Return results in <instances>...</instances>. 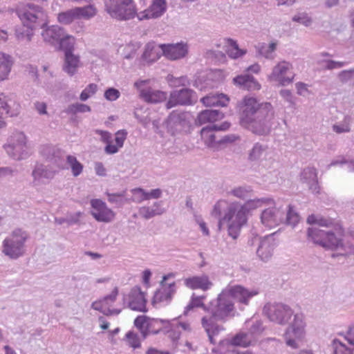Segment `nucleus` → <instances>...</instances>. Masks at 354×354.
<instances>
[{
  "mask_svg": "<svg viewBox=\"0 0 354 354\" xmlns=\"http://www.w3.org/2000/svg\"><path fill=\"white\" fill-rule=\"evenodd\" d=\"M274 110L270 102L245 97L241 103L240 121L242 126L258 135L268 134L274 124Z\"/></svg>",
  "mask_w": 354,
  "mask_h": 354,
  "instance_id": "1",
  "label": "nucleus"
},
{
  "mask_svg": "<svg viewBox=\"0 0 354 354\" xmlns=\"http://www.w3.org/2000/svg\"><path fill=\"white\" fill-rule=\"evenodd\" d=\"M207 312L210 316H204L201 324L207 334L209 342L216 344L214 336L218 335L225 328L217 322L225 323L233 319L236 313L234 301L222 290L216 299L212 301L208 305Z\"/></svg>",
  "mask_w": 354,
  "mask_h": 354,
  "instance_id": "2",
  "label": "nucleus"
},
{
  "mask_svg": "<svg viewBox=\"0 0 354 354\" xmlns=\"http://www.w3.org/2000/svg\"><path fill=\"white\" fill-rule=\"evenodd\" d=\"M21 24L36 30L44 28L48 24V16L42 6L28 3L24 8L16 10Z\"/></svg>",
  "mask_w": 354,
  "mask_h": 354,
  "instance_id": "3",
  "label": "nucleus"
},
{
  "mask_svg": "<svg viewBox=\"0 0 354 354\" xmlns=\"http://www.w3.org/2000/svg\"><path fill=\"white\" fill-rule=\"evenodd\" d=\"M274 204L273 198L270 197L246 199L243 204L239 202L231 203L225 213L224 216L218 223V227L221 229L223 221H230L234 218L235 213L239 214V217L248 218V214L253 210L262 207L263 205H272Z\"/></svg>",
  "mask_w": 354,
  "mask_h": 354,
  "instance_id": "4",
  "label": "nucleus"
},
{
  "mask_svg": "<svg viewBox=\"0 0 354 354\" xmlns=\"http://www.w3.org/2000/svg\"><path fill=\"white\" fill-rule=\"evenodd\" d=\"M135 327L141 333L143 339L150 334L158 335L164 330L169 333L175 327L168 319L151 318L147 315H138L133 322Z\"/></svg>",
  "mask_w": 354,
  "mask_h": 354,
  "instance_id": "5",
  "label": "nucleus"
},
{
  "mask_svg": "<svg viewBox=\"0 0 354 354\" xmlns=\"http://www.w3.org/2000/svg\"><path fill=\"white\" fill-rule=\"evenodd\" d=\"M28 234L21 229H15L3 242V253L10 259H16L24 253L25 242Z\"/></svg>",
  "mask_w": 354,
  "mask_h": 354,
  "instance_id": "6",
  "label": "nucleus"
},
{
  "mask_svg": "<svg viewBox=\"0 0 354 354\" xmlns=\"http://www.w3.org/2000/svg\"><path fill=\"white\" fill-rule=\"evenodd\" d=\"M308 240L324 248L337 250L343 248L342 237L331 231H324L316 227H311L307 231Z\"/></svg>",
  "mask_w": 354,
  "mask_h": 354,
  "instance_id": "7",
  "label": "nucleus"
},
{
  "mask_svg": "<svg viewBox=\"0 0 354 354\" xmlns=\"http://www.w3.org/2000/svg\"><path fill=\"white\" fill-rule=\"evenodd\" d=\"M104 6L110 16L118 20H129L136 15L133 0H104Z\"/></svg>",
  "mask_w": 354,
  "mask_h": 354,
  "instance_id": "8",
  "label": "nucleus"
},
{
  "mask_svg": "<svg viewBox=\"0 0 354 354\" xmlns=\"http://www.w3.org/2000/svg\"><path fill=\"white\" fill-rule=\"evenodd\" d=\"M167 131L172 136L187 133L189 131L192 115L188 112L173 111L165 120Z\"/></svg>",
  "mask_w": 354,
  "mask_h": 354,
  "instance_id": "9",
  "label": "nucleus"
},
{
  "mask_svg": "<svg viewBox=\"0 0 354 354\" xmlns=\"http://www.w3.org/2000/svg\"><path fill=\"white\" fill-rule=\"evenodd\" d=\"M263 310L271 322L281 325L288 324L293 315L291 308L282 303L267 304L264 306Z\"/></svg>",
  "mask_w": 354,
  "mask_h": 354,
  "instance_id": "10",
  "label": "nucleus"
},
{
  "mask_svg": "<svg viewBox=\"0 0 354 354\" xmlns=\"http://www.w3.org/2000/svg\"><path fill=\"white\" fill-rule=\"evenodd\" d=\"M306 324L304 320L302 314L294 315L292 322L287 328L284 337L286 344L292 348H297L298 344L296 342L297 339H301L305 333Z\"/></svg>",
  "mask_w": 354,
  "mask_h": 354,
  "instance_id": "11",
  "label": "nucleus"
},
{
  "mask_svg": "<svg viewBox=\"0 0 354 354\" xmlns=\"http://www.w3.org/2000/svg\"><path fill=\"white\" fill-rule=\"evenodd\" d=\"M223 291L234 301V304L235 302L238 304L241 310H243V306H248L250 299L259 293L257 290H250L241 285L229 286Z\"/></svg>",
  "mask_w": 354,
  "mask_h": 354,
  "instance_id": "12",
  "label": "nucleus"
},
{
  "mask_svg": "<svg viewBox=\"0 0 354 354\" xmlns=\"http://www.w3.org/2000/svg\"><path fill=\"white\" fill-rule=\"evenodd\" d=\"M197 101L196 93L187 88L176 90L170 93L169 99L166 103L167 109L176 105H189Z\"/></svg>",
  "mask_w": 354,
  "mask_h": 354,
  "instance_id": "13",
  "label": "nucleus"
},
{
  "mask_svg": "<svg viewBox=\"0 0 354 354\" xmlns=\"http://www.w3.org/2000/svg\"><path fill=\"white\" fill-rule=\"evenodd\" d=\"M265 209L261 214V223L269 228L274 227L284 221L285 209L281 207H277L275 203Z\"/></svg>",
  "mask_w": 354,
  "mask_h": 354,
  "instance_id": "14",
  "label": "nucleus"
},
{
  "mask_svg": "<svg viewBox=\"0 0 354 354\" xmlns=\"http://www.w3.org/2000/svg\"><path fill=\"white\" fill-rule=\"evenodd\" d=\"M149 81L140 80L134 83V86L140 91V97L148 103H159L167 99V93L165 92L153 89L151 87L143 88Z\"/></svg>",
  "mask_w": 354,
  "mask_h": 354,
  "instance_id": "15",
  "label": "nucleus"
},
{
  "mask_svg": "<svg viewBox=\"0 0 354 354\" xmlns=\"http://www.w3.org/2000/svg\"><path fill=\"white\" fill-rule=\"evenodd\" d=\"M90 204L93 208L91 212L93 218L98 222L109 223L112 221L115 214L109 208L105 202L100 199H92Z\"/></svg>",
  "mask_w": 354,
  "mask_h": 354,
  "instance_id": "16",
  "label": "nucleus"
},
{
  "mask_svg": "<svg viewBox=\"0 0 354 354\" xmlns=\"http://www.w3.org/2000/svg\"><path fill=\"white\" fill-rule=\"evenodd\" d=\"M87 19H88V6L75 7L57 15L58 22L63 25H68L75 21Z\"/></svg>",
  "mask_w": 354,
  "mask_h": 354,
  "instance_id": "17",
  "label": "nucleus"
},
{
  "mask_svg": "<svg viewBox=\"0 0 354 354\" xmlns=\"http://www.w3.org/2000/svg\"><path fill=\"white\" fill-rule=\"evenodd\" d=\"M26 144V137L22 132H15L8 139L3 145L6 152L10 155H19L24 152Z\"/></svg>",
  "mask_w": 354,
  "mask_h": 354,
  "instance_id": "18",
  "label": "nucleus"
},
{
  "mask_svg": "<svg viewBox=\"0 0 354 354\" xmlns=\"http://www.w3.org/2000/svg\"><path fill=\"white\" fill-rule=\"evenodd\" d=\"M169 278V275H164L162 281H161L162 288L157 290L152 299V304L155 305L156 303L165 302L166 304H169L174 295L176 293V283L172 282L169 283L167 286L165 283Z\"/></svg>",
  "mask_w": 354,
  "mask_h": 354,
  "instance_id": "19",
  "label": "nucleus"
},
{
  "mask_svg": "<svg viewBox=\"0 0 354 354\" xmlns=\"http://www.w3.org/2000/svg\"><path fill=\"white\" fill-rule=\"evenodd\" d=\"M292 68V64L290 62L286 61L279 62L274 66L272 73L269 75L270 80L277 81L283 86L291 83L293 81L294 76L288 77L286 75Z\"/></svg>",
  "mask_w": 354,
  "mask_h": 354,
  "instance_id": "20",
  "label": "nucleus"
},
{
  "mask_svg": "<svg viewBox=\"0 0 354 354\" xmlns=\"http://www.w3.org/2000/svg\"><path fill=\"white\" fill-rule=\"evenodd\" d=\"M129 301L128 307L134 311L146 313L148 309L147 308V300L145 297V293L142 291L140 286H135L131 290L129 295Z\"/></svg>",
  "mask_w": 354,
  "mask_h": 354,
  "instance_id": "21",
  "label": "nucleus"
},
{
  "mask_svg": "<svg viewBox=\"0 0 354 354\" xmlns=\"http://www.w3.org/2000/svg\"><path fill=\"white\" fill-rule=\"evenodd\" d=\"M252 341L246 333H239L234 335L230 340H220L218 348H212V352L219 351L223 353L222 347L234 348V346H242L244 348L252 345Z\"/></svg>",
  "mask_w": 354,
  "mask_h": 354,
  "instance_id": "22",
  "label": "nucleus"
},
{
  "mask_svg": "<svg viewBox=\"0 0 354 354\" xmlns=\"http://www.w3.org/2000/svg\"><path fill=\"white\" fill-rule=\"evenodd\" d=\"M300 181L306 184L309 191L313 194L320 193V186L317 178V171L314 167H307L304 168L300 174Z\"/></svg>",
  "mask_w": 354,
  "mask_h": 354,
  "instance_id": "23",
  "label": "nucleus"
},
{
  "mask_svg": "<svg viewBox=\"0 0 354 354\" xmlns=\"http://www.w3.org/2000/svg\"><path fill=\"white\" fill-rule=\"evenodd\" d=\"M167 10V3L165 0H153L150 7L137 14L140 21L144 19H156L161 17Z\"/></svg>",
  "mask_w": 354,
  "mask_h": 354,
  "instance_id": "24",
  "label": "nucleus"
},
{
  "mask_svg": "<svg viewBox=\"0 0 354 354\" xmlns=\"http://www.w3.org/2000/svg\"><path fill=\"white\" fill-rule=\"evenodd\" d=\"M162 53L164 56L171 60H176L184 57L188 48L186 44L183 43L161 44Z\"/></svg>",
  "mask_w": 354,
  "mask_h": 354,
  "instance_id": "25",
  "label": "nucleus"
},
{
  "mask_svg": "<svg viewBox=\"0 0 354 354\" xmlns=\"http://www.w3.org/2000/svg\"><path fill=\"white\" fill-rule=\"evenodd\" d=\"M275 247L276 243L272 234L266 236L260 241L257 249V254L261 261L267 262L272 257Z\"/></svg>",
  "mask_w": 354,
  "mask_h": 354,
  "instance_id": "26",
  "label": "nucleus"
},
{
  "mask_svg": "<svg viewBox=\"0 0 354 354\" xmlns=\"http://www.w3.org/2000/svg\"><path fill=\"white\" fill-rule=\"evenodd\" d=\"M42 29L41 37L44 41L52 46H57L62 37H64V30L59 26H47Z\"/></svg>",
  "mask_w": 354,
  "mask_h": 354,
  "instance_id": "27",
  "label": "nucleus"
},
{
  "mask_svg": "<svg viewBox=\"0 0 354 354\" xmlns=\"http://www.w3.org/2000/svg\"><path fill=\"white\" fill-rule=\"evenodd\" d=\"M233 82L241 88L249 91H258L261 88V84L258 81L249 74H243L235 77Z\"/></svg>",
  "mask_w": 354,
  "mask_h": 354,
  "instance_id": "28",
  "label": "nucleus"
},
{
  "mask_svg": "<svg viewBox=\"0 0 354 354\" xmlns=\"http://www.w3.org/2000/svg\"><path fill=\"white\" fill-rule=\"evenodd\" d=\"M346 339L353 348H347L340 341L334 339L333 354H354V326L349 328Z\"/></svg>",
  "mask_w": 354,
  "mask_h": 354,
  "instance_id": "29",
  "label": "nucleus"
},
{
  "mask_svg": "<svg viewBox=\"0 0 354 354\" xmlns=\"http://www.w3.org/2000/svg\"><path fill=\"white\" fill-rule=\"evenodd\" d=\"M234 218H232L230 221H223L222 222L221 225L225 222L228 223L227 225V234L228 235L232 237L233 239H236L241 232V230L243 227V225H245L248 222V218H240L239 217V214L235 213ZM221 228H222V226H221ZM218 230H221V229H219L218 227Z\"/></svg>",
  "mask_w": 354,
  "mask_h": 354,
  "instance_id": "30",
  "label": "nucleus"
},
{
  "mask_svg": "<svg viewBox=\"0 0 354 354\" xmlns=\"http://www.w3.org/2000/svg\"><path fill=\"white\" fill-rule=\"evenodd\" d=\"M201 137L205 145L213 151L219 150V137L216 135L215 130L212 128L211 124L203 128L201 131Z\"/></svg>",
  "mask_w": 354,
  "mask_h": 354,
  "instance_id": "31",
  "label": "nucleus"
},
{
  "mask_svg": "<svg viewBox=\"0 0 354 354\" xmlns=\"http://www.w3.org/2000/svg\"><path fill=\"white\" fill-rule=\"evenodd\" d=\"M18 114V104L9 97L0 93V115H8L13 117Z\"/></svg>",
  "mask_w": 354,
  "mask_h": 354,
  "instance_id": "32",
  "label": "nucleus"
},
{
  "mask_svg": "<svg viewBox=\"0 0 354 354\" xmlns=\"http://www.w3.org/2000/svg\"><path fill=\"white\" fill-rule=\"evenodd\" d=\"M14 63V58L10 55L0 51V82L8 79Z\"/></svg>",
  "mask_w": 354,
  "mask_h": 354,
  "instance_id": "33",
  "label": "nucleus"
},
{
  "mask_svg": "<svg viewBox=\"0 0 354 354\" xmlns=\"http://www.w3.org/2000/svg\"><path fill=\"white\" fill-rule=\"evenodd\" d=\"M162 201L155 202L152 206H143L139 208V215L146 220H149L156 216L162 215L165 209L162 207Z\"/></svg>",
  "mask_w": 354,
  "mask_h": 354,
  "instance_id": "34",
  "label": "nucleus"
},
{
  "mask_svg": "<svg viewBox=\"0 0 354 354\" xmlns=\"http://www.w3.org/2000/svg\"><path fill=\"white\" fill-rule=\"evenodd\" d=\"M185 284L191 289L201 288L203 290H208L212 285L207 275L195 276L185 279Z\"/></svg>",
  "mask_w": 354,
  "mask_h": 354,
  "instance_id": "35",
  "label": "nucleus"
},
{
  "mask_svg": "<svg viewBox=\"0 0 354 354\" xmlns=\"http://www.w3.org/2000/svg\"><path fill=\"white\" fill-rule=\"evenodd\" d=\"M162 55L161 44L149 42L145 46L142 57L147 62H153L159 59Z\"/></svg>",
  "mask_w": 354,
  "mask_h": 354,
  "instance_id": "36",
  "label": "nucleus"
},
{
  "mask_svg": "<svg viewBox=\"0 0 354 354\" xmlns=\"http://www.w3.org/2000/svg\"><path fill=\"white\" fill-rule=\"evenodd\" d=\"M127 133L124 130L118 131L115 134L114 139L109 141L104 148L107 153H117L118 149L123 146L124 142L126 139Z\"/></svg>",
  "mask_w": 354,
  "mask_h": 354,
  "instance_id": "37",
  "label": "nucleus"
},
{
  "mask_svg": "<svg viewBox=\"0 0 354 354\" xmlns=\"http://www.w3.org/2000/svg\"><path fill=\"white\" fill-rule=\"evenodd\" d=\"M223 117V113L218 110L206 109L198 114L197 122L201 125L207 122L213 123L222 119Z\"/></svg>",
  "mask_w": 354,
  "mask_h": 354,
  "instance_id": "38",
  "label": "nucleus"
},
{
  "mask_svg": "<svg viewBox=\"0 0 354 354\" xmlns=\"http://www.w3.org/2000/svg\"><path fill=\"white\" fill-rule=\"evenodd\" d=\"M126 191L111 193L106 192L108 202L115 208H122L124 205L130 203V199L125 197Z\"/></svg>",
  "mask_w": 354,
  "mask_h": 354,
  "instance_id": "39",
  "label": "nucleus"
},
{
  "mask_svg": "<svg viewBox=\"0 0 354 354\" xmlns=\"http://www.w3.org/2000/svg\"><path fill=\"white\" fill-rule=\"evenodd\" d=\"M32 176L35 181L39 182L42 179H50L54 176V172L49 169L46 166L38 164L32 171Z\"/></svg>",
  "mask_w": 354,
  "mask_h": 354,
  "instance_id": "40",
  "label": "nucleus"
},
{
  "mask_svg": "<svg viewBox=\"0 0 354 354\" xmlns=\"http://www.w3.org/2000/svg\"><path fill=\"white\" fill-rule=\"evenodd\" d=\"M79 64V57L74 55L72 52L65 53V64L64 70L71 75H73L77 70Z\"/></svg>",
  "mask_w": 354,
  "mask_h": 354,
  "instance_id": "41",
  "label": "nucleus"
},
{
  "mask_svg": "<svg viewBox=\"0 0 354 354\" xmlns=\"http://www.w3.org/2000/svg\"><path fill=\"white\" fill-rule=\"evenodd\" d=\"M259 55L266 59L272 60L275 57L274 51L277 48V43L272 42L269 45L265 43L259 44L256 47Z\"/></svg>",
  "mask_w": 354,
  "mask_h": 354,
  "instance_id": "42",
  "label": "nucleus"
},
{
  "mask_svg": "<svg viewBox=\"0 0 354 354\" xmlns=\"http://www.w3.org/2000/svg\"><path fill=\"white\" fill-rule=\"evenodd\" d=\"M307 223L310 225L317 224L322 227H330L334 224V219L329 217H324L322 215H309L307 218Z\"/></svg>",
  "mask_w": 354,
  "mask_h": 354,
  "instance_id": "43",
  "label": "nucleus"
},
{
  "mask_svg": "<svg viewBox=\"0 0 354 354\" xmlns=\"http://www.w3.org/2000/svg\"><path fill=\"white\" fill-rule=\"evenodd\" d=\"M34 31L33 29L26 27L22 24V26L16 28L15 36L20 41L30 42L34 35Z\"/></svg>",
  "mask_w": 354,
  "mask_h": 354,
  "instance_id": "44",
  "label": "nucleus"
},
{
  "mask_svg": "<svg viewBox=\"0 0 354 354\" xmlns=\"http://www.w3.org/2000/svg\"><path fill=\"white\" fill-rule=\"evenodd\" d=\"M204 299V296H196L195 293H193L191 297L189 303L185 308L184 315H187L189 310L199 307L202 308L205 311L207 312L208 306L204 304L203 301Z\"/></svg>",
  "mask_w": 354,
  "mask_h": 354,
  "instance_id": "45",
  "label": "nucleus"
},
{
  "mask_svg": "<svg viewBox=\"0 0 354 354\" xmlns=\"http://www.w3.org/2000/svg\"><path fill=\"white\" fill-rule=\"evenodd\" d=\"M252 192V189L250 186L244 185L234 187L228 194L241 200H246L251 196Z\"/></svg>",
  "mask_w": 354,
  "mask_h": 354,
  "instance_id": "46",
  "label": "nucleus"
},
{
  "mask_svg": "<svg viewBox=\"0 0 354 354\" xmlns=\"http://www.w3.org/2000/svg\"><path fill=\"white\" fill-rule=\"evenodd\" d=\"M140 46V42L137 41H131L129 43L127 44L123 48L122 54L124 58L127 59H132Z\"/></svg>",
  "mask_w": 354,
  "mask_h": 354,
  "instance_id": "47",
  "label": "nucleus"
},
{
  "mask_svg": "<svg viewBox=\"0 0 354 354\" xmlns=\"http://www.w3.org/2000/svg\"><path fill=\"white\" fill-rule=\"evenodd\" d=\"M286 213L285 212L286 217L284 221L287 225L295 227L300 220L299 214L294 210V207L291 205H288Z\"/></svg>",
  "mask_w": 354,
  "mask_h": 354,
  "instance_id": "48",
  "label": "nucleus"
},
{
  "mask_svg": "<svg viewBox=\"0 0 354 354\" xmlns=\"http://www.w3.org/2000/svg\"><path fill=\"white\" fill-rule=\"evenodd\" d=\"M264 328L263 326L262 322L261 320H257L253 322L250 327L248 332L246 333L248 334V337H250L252 341L254 342L256 338L260 336Z\"/></svg>",
  "mask_w": 354,
  "mask_h": 354,
  "instance_id": "49",
  "label": "nucleus"
},
{
  "mask_svg": "<svg viewBox=\"0 0 354 354\" xmlns=\"http://www.w3.org/2000/svg\"><path fill=\"white\" fill-rule=\"evenodd\" d=\"M66 168L71 169L74 176H79L82 171V165L76 160L75 156H66Z\"/></svg>",
  "mask_w": 354,
  "mask_h": 354,
  "instance_id": "50",
  "label": "nucleus"
},
{
  "mask_svg": "<svg viewBox=\"0 0 354 354\" xmlns=\"http://www.w3.org/2000/svg\"><path fill=\"white\" fill-rule=\"evenodd\" d=\"M73 44L74 38L72 36L66 35L64 31V37H62L56 47L64 50L66 53L67 52H71Z\"/></svg>",
  "mask_w": 354,
  "mask_h": 354,
  "instance_id": "51",
  "label": "nucleus"
},
{
  "mask_svg": "<svg viewBox=\"0 0 354 354\" xmlns=\"http://www.w3.org/2000/svg\"><path fill=\"white\" fill-rule=\"evenodd\" d=\"M88 111V106L81 103H75L68 106L62 112L68 115H76L78 113H86Z\"/></svg>",
  "mask_w": 354,
  "mask_h": 354,
  "instance_id": "52",
  "label": "nucleus"
},
{
  "mask_svg": "<svg viewBox=\"0 0 354 354\" xmlns=\"http://www.w3.org/2000/svg\"><path fill=\"white\" fill-rule=\"evenodd\" d=\"M124 340H126L127 344L134 349L141 347L139 335L133 330H129L126 333Z\"/></svg>",
  "mask_w": 354,
  "mask_h": 354,
  "instance_id": "53",
  "label": "nucleus"
},
{
  "mask_svg": "<svg viewBox=\"0 0 354 354\" xmlns=\"http://www.w3.org/2000/svg\"><path fill=\"white\" fill-rule=\"evenodd\" d=\"M131 193L133 196L131 198H129L130 203L132 201L136 203H140L144 201L148 200L147 191L142 188L138 187L133 189H131Z\"/></svg>",
  "mask_w": 354,
  "mask_h": 354,
  "instance_id": "54",
  "label": "nucleus"
},
{
  "mask_svg": "<svg viewBox=\"0 0 354 354\" xmlns=\"http://www.w3.org/2000/svg\"><path fill=\"white\" fill-rule=\"evenodd\" d=\"M230 49L227 51L228 55L232 58H238L245 53V51L240 49L238 44L233 39H228Z\"/></svg>",
  "mask_w": 354,
  "mask_h": 354,
  "instance_id": "55",
  "label": "nucleus"
},
{
  "mask_svg": "<svg viewBox=\"0 0 354 354\" xmlns=\"http://www.w3.org/2000/svg\"><path fill=\"white\" fill-rule=\"evenodd\" d=\"M337 77L342 84L353 81L352 86H354V68L340 71Z\"/></svg>",
  "mask_w": 354,
  "mask_h": 354,
  "instance_id": "56",
  "label": "nucleus"
},
{
  "mask_svg": "<svg viewBox=\"0 0 354 354\" xmlns=\"http://www.w3.org/2000/svg\"><path fill=\"white\" fill-rule=\"evenodd\" d=\"M41 155H56L61 153V149L51 145H44L39 148Z\"/></svg>",
  "mask_w": 354,
  "mask_h": 354,
  "instance_id": "57",
  "label": "nucleus"
},
{
  "mask_svg": "<svg viewBox=\"0 0 354 354\" xmlns=\"http://www.w3.org/2000/svg\"><path fill=\"white\" fill-rule=\"evenodd\" d=\"M349 122H350V117L346 116L344 118V122L342 124L333 125V131L335 132H336L337 133L349 132L350 131Z\"/></svg>",
  "mask_w": 354,
  "mask_h": 354,
  "instance_id": "58",
  "label": "nucleus"
},
{
  "mask_svg": "<svg viewBox=\"0 0 354 354\" xmlns=\"http://www.w3.org/2000/svg\"><path fill=\"white\" fill-rule=\"evenodd\" d=\"M118 295V288L115 287L111 292L104 296L102 299V302L104 303L105 306L110 307L116 300Z\"/></svg>",
  "mask_w": 354,
  "mask_h": 354,
  "instance_id": "59",
  "label": "nucleus"
},
{
  "mask_svg": "<svg viewBox=\"0 0 354 354\" xmlns=\"http://www.w3.org/2000/svg\"><path fill=\"white\" fill-rule=\"evenodd\" d=\"M292 21L303 24L306 27L310 26L313 22L312 19L309 17L306 13L295 15L292 17Z\"/></svg>",
  "mask_w": 354,
  "mask_h": 354,
  "instance_id": "60",
  "label": "nucleus"
},
{
  "mask_svg": "<svg viewBox=\"0 0 354 354\" xmlns=\"http://www.w3.org/2000/svg\"><path fill=\"white\" fill-rule=\"evenodd\" d=\"M104 97L109 101H115L120 96V91L115 88H109L104 92Z\"/></svg>",
  "mask_w": 354,
  "mask_h": 354,
  "instance_id": "61",
  "label": "nucleus"
},
{
  "mask_svg": "<svg viewBox=\"0 0 354 354\" xmlns=\"http://www.w3.org/2000/svg\"><path fill=\"white\" fill-rule=\"evenodd\" d=\"M201 101L206 106H217L219 102L218 95H207L202 97Z\"/></svg>",
  "mask_w": 354,
  "mask_h": 354,
  "instance_id": "62",
  "label": "nucleus"
},
{
  "mask_svg": "<svg viewBox=\"0 0 354 354\" xmlns=\"http://www.w3.org/2000/svg\"><path fill=\"white\" fill-rule=\"evenodd\" d=\"M326 65L325 68L327 70H333L336 68H341L347 64L345 62H337L332 59L325 61Z\"/></svg>",
  "mask_w": 354,
  "mask_h": 354,
  "instance_id": "63",
  "label": "nucleus"
},
{
  "mask_svg": "<svg viewBox=\"0 0 354 354\" xmlns=\"http://www.w3.org/2000/svg\"><path fill=\"white\" fill-rule=\"evenodd\" d=\"M267 153L268 147L265 145L257 142L253 146V148L249 155H260L261 153Z\"/></svg>",
  "mask_w": 354,
  "mask_h": 354,
  "instance_id": "64",
  "label": "nucleus"
}]
</instances>
